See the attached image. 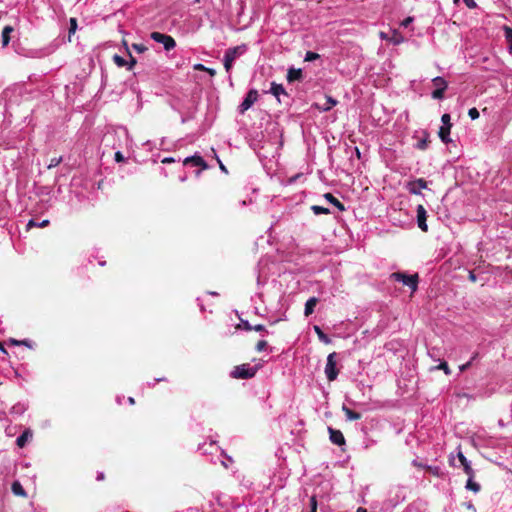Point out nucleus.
Wrapping results in <instances>:
<instances>
[{
    "mask_svg": "<svg viewBox=\"0 0 512 512\" xmlns=\"http://www.w3.org/2000/svg\"><path fill=\"white\" fill-rule=\"evenodd\" d=\"M390 279L407 286L412 294L418 289L419 276L417 273L408 275L404 272H394L390 275Z\"/></svg>",
    "mask_w": 512,
    "mask_h": 512,
    "instance_id": "obj_1",
    "label": "nucleus"
},
{
    "mask_svg": "<svg viewBox=\"0 0 512 512\" xmlns=\"http://www.w3.org/2000/svg\"><path fill=\"white\" fill-rule=\"evenodd\" d=\"M261 365H250L248 363L235 366L230 372V376L235 379H250L255 376Z\"/></svg>",
    "mask_w": 512,
    "mask_h": 512,
    "instance_id": "obj_2",
    "label": "nucleus"
},
{
    "mask_svg": "<svg viewBox=\"0 0 512 512\" xmlns=\"http://www.w3.org/2000/svg\"><path fill=\"white\" fill-rule=\"evenodd\" d=\"M150 38L153 41L162 44L165 51H170L176 47V41L170 35L154 31L150 34Z\"/></svg>",
    "mask_w": 512,
    "mask_h": 512,
    "instance_id": "obj_3",
    "label": "nucleus"
},
{
    "mask_svg": "<svg viewBox=\"0 0 512 512\" xmlns=\"http://www.w3.org/2000/svg\"><path fill=\"white\" fill-rule=\"evenodd\" d=\"M442 126L439 129L438 135L441 141L445 144L451 141L450 139V130L452 127L451 117L448 113H445L441 117Z\"/></svg>",
    "mask_w": 512,
    "mask_h": 512,
    "instance_id": "obj_4",
    "label": "nucleus"
},
{
    "mask_svg": "<svg viewBox=\"0 0 512 512\" xmlns=\"http://www.w3.org/2000/svg\"><path fill=\"white\" fill-rule=\"evenodd\" d=\"M336 352H332L327 357V362L325 366V375L329 381L336 380L338 376V369H337V363H336Z\"/></svg>",
    "mask_w": 512,
    "mask_h": 512,
    "instance_id": "obj_5",
    "label": "nucleus"
},
{
    "mask_svg": "<svg viewBox=\"0 0 512 512\" xmlns=\"http://www.w3.org/2000/svg\"><path fill=\"white\" fill-rule=\"evenodd\" d=\"M258 99V92L255 89H251L245 96L242 103L238 106L240 114H244Z\"/></svg>",
    "mask_w": 512,
    "mask_h": 512,
    "instance_id": "obj_6",
    "label": "nucleus"
},
{
    "mask_svg": "<svg viewBox=\"0 0 512 512\" xmlns=\"http://www.w3.org/2000/svg\"><path fill=\"white\" fill-rule=\"evenodd\" d=\"M198 451L202 455H207V454L212 455L214 453H219L217 458L224 456V451L220 449V447L217 445V443L215 441L204 442L203 444H200L198 446Z\"/></svg>",
    "mask_w": 512,
    "mask_h": 512,
    "instance_id": "obj_7",
    "label": "nucleus"
},
{
    "mask_svg": "<svg viewBox=\"0 0 512 512\" xmlns=\"http://www.w3.org/2000/svg\"><path fill=\"white\" fill-rule=\"evenodd\" d=\"M380 38L386 40L393 45H399L405 41L404 36L398 30H390L389 32H380Z\"/></svg>",
    "mask_w": 512,
    "mask_h": 512,
    "instance_id": "obj_8",
    "label": "nucleus"
},
{
    "mask_svg": "<svg viewBox=\"0 0 512 512\" xmlns=\"http://www.w3.org/2000/svg\"><path fill=\"white\" fill-rule=\"evenodd\" d=\"M184 165H191L195 167H200V169L196 172V176H199L202 170H205L208 168L207 163L205 160L198 154H195L190 157H186L183 161Z\"/></svg>",
    "mask_w": 512,
    "mask_h": 512,
    "instance_id": "obj_9",
    "label": "nucleus"
},
{
    "mask_svg": "<svg viewBox=\"0 0 512 512\" xmlns=\"http://www.w3.org/2000/svg\"><path fill=\"white\" fill-rule=\"evenodd\" d=\"M248 51V46L246 44H241L235 47H230L225 51L224 56L232 61H235L242 55H244Z\"/></svg>",
    "mask_w": 512,
    "mask_h": 512,
    "instance_id": "obj_10",
    "label": "nucleus"
},
{
    "mask_svg": "<svg viewBox=\"0 0 512 512\" xmlns=\"http://www.w3.org/2000/svg\"><path fill=\"white\" fill-rule=\"evenodd\" d=\"M115 137H117L119 141L124 140L125 145H128L131 142L128 131L124 127L116 129L113 133H107L104 137V140L109 141L110 138L114 139Z\"/></svg>",
    "mask_w": 512,
    "mask_h": 512,
    "instance_id": "obj_11",
    "label": "nucleus"
},
{
    "mask_svg": "<svg viewBox=\"0 0 512 512\" xmlns=\"http://www.w3.org/2000/svg\"><path fill=\"white\" fill-rule=\"evenodd\" d=\"M416 217H417V225L418 227L423 231V232H427L428 231V226H427V223H426V220H427V211L426 209L423 207V205H418L417 206V209H416Z\"/></svg>",
    "mask_w": 512,
    "mask_h": 512,
    "instance_id": "obj_12",
    "label": "nucleus"
},
{
    "mask_svg": "<svg viewBox=\"0 0 512 512\" xmlns=\"http://www.w3.org/2000/svg\"><path fill=\"white\" fill-rule=\"evenodd\" d=\"M57 46L50 44L46 47L40 48V49H34L29 51V56L33 58H44L46 56H49L56 50Z\"/></svg>",
    "mask_w": 512,
    "mask_h": 512,
    "instance_id": "obj_13",
    "label": "nucleus"
},
{
    "mask_svg": "<svg viewBox=\"0 0 512 512\" xmlns=\"http://www.w3.org/2000/svg\"><path fill=\"white\" fill-rule=\"evenodd\" d=\"M330 441L338 446H342L345 444V438L343 433L340 430L333 429L331 427L328 428Z\"/></svg>",
    "mask_w": 512,
    "mask_h": 512,
    "instance_id": "obj_14",
    "label": "nucleus"
},
{
    "mask_svg": "<svg viewBox=\"0 0 512 512\" xmlns=\"http://www.w3.org/2000/svg\"><path fill=\"white\" fill-rule=\"evenodd\" d=\"M457 458L458 461L460 462V465L463 467L465 474H467L470 477H474V470L471 467L470 461L464 456V454L461 451H458Z\"/></svg>",
    "mask_w": 512,
    "mask_h": 512,
    "instance_id": "obj_15",
    "label": "nucleus"
},
{
    "mask_svg": "<svg viewBox=\"0 0 512 512\" xmlns=\"http://www.w3.org/2000/svg\"><path fill=\"white\" fill-rule=\"evenodd\" d=\"M427 188V182L423 178L416 179L415 181L409 184V191L412 194L419 195L421 194L422 189Z\"/></svg>",
    "mask_w": 512,
    "mask_h": 512,
    "instance_id": "obj_16",
    "label": "nucleus"
},
{
    "mask_svg": "<svg viewBox=\"0 0 512 512\" xmlns=\"http://www.w3.org/2000/svg\"><path fill=\"white\" fill-rule=\"evenodd\" d=\"M33 432L30 428H26L21 435L16 439V444L19 448L25 447V445L32 439Z\"/></svg>",
    "mask_w": 512,
    "mask_h": 512,
    "instance_id": "obj_17",
    "label": "nucleus"
},
{
    "mask_svg": "<svg viewBox=\"0 0 512 512\" xmlns=\"http://www.w3.org/2000/svg\"><path fill=\"white\" fill-rule=\"evenodd\" d=\"M337 103H338V101L336 99H334L332 96L326 95L324 103H322V104L317 103L316 107L320 111L327 112V111L331 110L334 106H336Z\"/></svg>",
    "mask_w": 512,
    "mask_h": 512,
    "instance_id": "obj_18",
    "label": "nucleus"
},
{
    "mask_svg": "<svg viewBox=\"0 0 512 512\" xmlns=\"http://www.w3.org/2000/svg\"><path fill=\"white\" fill-rule=\"evenodd\" d=\"M28 409V404L25 402H18L10 408V414L13 416H21Z\"/></svg>",
    "mask_w": 512,
    "mask_h": 512,
    "instance_id": "obj_19",
    "label": "nucleus"
},
{
    "mask_svg": "<svg viewBox=\"0 0 512 512\" xmlns=\"http://www.w3.org/2000/svg\"><path fill=\"white\" fill-rule=\"evenodd\" d=\"M303 77L301 69L289 68L287 72V81L292 83L294 81H300Z\"/></svg>",
    "mask_w": 512,
    "mask_h": 512,
    "instance_id": "obj_20",
    "label": "nucleus"
},
{
    "mask_svg": "<svg viewBox=\"0 0 512 512\" xmlns=\"http://www.w3.org/2000/svg\"><path fill=\"white\" fill-rule=\"evenodd\" d=\"M268 92L271 93L273 96H275L279 101H280L281 95H287L283 85L277 84L275 82L271 83V87Z\"/></svg>",
    "mask_w": 512,
    "mask_h": 512,
    "instance_id": "obj_21",
    "label": "nucleus"
},
{
    "mask_svg": "<svg viewBox=\"0 0 512 512\" xmlns=\"http://www.w3.org/2000/svg\"><path fill=\"white\" fill-rule=\"evenodd\" d=\"M318 303V298L316 297H310L306 303L304 308V315L306 317L310 316L314 312V308Z\"/></svg>",
    "mask_w": 512,
    "mask_h": 512,
    "instance_id": "obj_22",
    "label": "nucleus"
},
{
    "mask_svg": "<svg viewBox=\"0 0 512 512\" xmlns=\"http://www.w3.org/2000/svg\"><path fill=\"white\" fill-rule=\"evenodd\" d=\"M324 198L335 206L339 211H345V206L332 193H325Z\"/></svg>",
    "mask_w": 512,
    "mask_h": 512,
    "instance_id": "obj_23",
    "label": "nucleus"
},
{
    "mask_svg": "<svg viewBox=\"0 0 512 512\" xmlns=\"http://www.w3.org/2000/svg\"><path fill=\"white\" fill-rule=\"evenodd\" d=\"M11 491L16 496H20V497H26L27 496V493H26L25 489L23 488L22 484L18 480H15L12 483Z\"/></svg>",
    "mask_w": 512,
    "mask_h": 512,
    "instance_id": "obj_24",
    "label": "nucleus"
},
{
    "mask_svg": "<svg viewBox=\"0 0 512 512\" xmlns=\"http://www.w3.org/2000/svg\"><path fill=\"white\" fill-rule=\"evenodd\" d=\"M14 31L13 27L12 26H5L2 30V34H1V42H2V46L3 47H6L9 42H10V34Z\"/></svg>",
    "mask_w": 512,
    "mask_h": 512,
    "instance_id": "obj_25",
    "label": "nucleus"
},
{
    "mask_svg": "<svg viewBox=\"0 0 512 512\" xmlns=\"http://www.w3.org/2000/svg\"><path fill=\"white\" fill-rule=\"evenodd\" d=\"M432 83L436 87V89L446 90L448 87L447 81L440 76L433 78Z\"/></svg>",
    "mask_w": 512,
    "mask_h": 512,
    "instance_id": "obj_26",
    "label": "nucleus"
},
{
    "mask_svg": "<svg viewBox=\"0 0 512 512\" xmlns=\"http://www.w3.org/2000/svg\"><path fill=\"white\" fill-rule=\"evenodd\" d=\"M313 329L322 343H331V339L322 331V329L319 326L315 325Z\"/></svg>",
    "mask_w": 512,
    "mask_h": 512,
    "instance_id": "obj_27",
    "label": "nucleus"
},
{
    "mask_svg": "<svg viewBox=\"0 0 512 512\" xmlns=\"http://www.w3.org/2000/svg\"><path fill=\"white\" fill-rule=\"evenodd\" d=\"M504 36L505 40L508 43L509 53L512 54V28L509 26H504Z\"/></svg>",
    "mask_w": 512,
    "mask_h": 512,
    "instance_id": "obj_28",
    "label": "nucleus"
},
{
    "mask_svg": "<svg viewBox=\"0 0 512 512\" xmlns=\"http://www.w3.org/2000/svg\"><path fill=\"white\" fill-rule=\"evenodd\" d=\"M343 411L345 413V416L348 420L350 421H353V420H358L361 418V414L358 413V412H355L349 408H347L346 406H343Z\"/></svg>",
    "mask_w": 512,
    "mask_h": 512,
    "instance_id": "obj_29",
    "label": "nucleus"
},
{
    "mask_svg": "<svg viewBox=\"0 0 512 512\" xmlns=\"http://www.w3.org/2000/svg\"><path fill=\"white\" fill-rule=\"evenodd\" d=\"M466 489L477 493L480 490V485L473 481V477L468 476V480L466 483Z\"/></svg>",
    "mask_w": 512,
    "mask_h": 512,
    "instance_id": "obj_30",
    "label": "nucleus"
},
{
    "mask_svg": "<svg viewBox=\"0 0 512 512\" xmlns=\"http://www.w3.org/2000/svg\"><path fill=\"white\" fill-rule=\"evenodd\" d=\"M48 224H49V220H47V219L42 220L41 222H37L36 220L31 219L27 223V229H30L32 227H46V226H48Z\"/></svg>",
    "mask_w": 512,
    "mask_h": 512,
    "instance_id": "obj_31",
    "label": "nucleus"
},
{
    "mask_svg": "<svg viewBox=\"0 0 512 512\" xmlns=\"http://www.w3.org/2000/svg\"><path fill=\"white\" fill-rule=\"evenodd\" d=\"M317 507H318V503H317L316 497L311 496L309 498L307 511H303V512H317Z\"/></svg>",
    "mask_w": 512,
    "mask_h": 512,
    "instance_id": "obj_32",
    "label": "nucleus"
},
{
    "mask_svg": "<svg viewBox=\"0 0 512 512\" xmlns=\"http://www.w3.org/2000/svg\"><path fill=\"white\" fill-rule=\"evenodd\" d=\"M311 210L313 211V213L315 215L329 214L330 213V210L328 208H325V207L319 206V205L311 206Z\"/></svg>",
    "mask_w": 512,
    "mask_h": 512,
    "instance_id": "obj_33",
    "label": "nucleus"
},
{
    "mask_svg": "<svg viewBox=\"0 0 512 512\" xmlns=\"http://www.w3.org/2000/svg\"><path fill=\"white\" fill-rule=\"evenodd\" d=\"M12 343L14 345H23V346H26L30 349H33L34 348V344L31 340L29 339H23V340H12Z\"/></svg>",
    "mask_w": 512,
    "mask_h": 512,
    "instance_id": "obj_34",
    "label": "nucleus"
},
{
    "mask_svg": "<svg viewBox=\"0 0 512 512\" xmlns=\"http://www.w3.org/2000/svg\"><path fill=\"white\" fill-rule=\"evenodd\" d=\"M63 161V157L60 156V157H53L50 159L49 161V164L47 166L48 169H52V168H55L56 166H58L61 162Z\"/></svg>",
    "mask_w": 512,
    "mask_h": 512,
    "instance_id": "obj_35",
    "label": "nucleus"
},
{
    "mask_svg": "<svg viewBox=\"0 0 512 512\" xmlns=\"http://www.w3.org/2000/svg\"><path fill=\"white\" fill-rule=\"evenodd\" d=\"M113 61L118 67H125L127 65V61L118 54L113 56Z\"/></svg>",
    "mask_w": 512,
    "mask_h": 512,
    "instance_id": "obj_36",
    "label": "nucleus"
},
{
    "mask_svg": "<svg viewBox=\"0 0 512 512\" xmlns=\"http://www.w3.org/2000/svg\"><path fill=\"white\" fill-rule=\"evenodd\" d=\"M320 58V55L316 52L308 51L305 54L304 61L311 62Z\"/></svg>",
    "mask_w": 512,
    "mask_h": 512,
    "instance_id": "obj_37",
    "label": "nucleus"
},
{
    "mask_svg": "<svg viewBox=\"0 0 512 512\" xmlns=\"http://www.w3.org/2000/svg\"><path fill=\"white\" fill-rule=\"evenodd\" d=\"M218 459L225 468H228L229 464L233 463V459L225 454L223 457H218Z\"/></svg>",
    "mask_w": 512,
    "mask_h": 512,
    "instance_id": "obj_38",
    "label": "nucleus"
},
{
    "mask_svg": "<svg viewBox=\"0 0 512 512\" xmlns=\"http://www.w3.org/2000/svg\"><path fill=\"white\" fill-rule=\"evenodd\" d=\"M233 63L234 61H232L231 59H228L224 56L223 58V64H224V68H225V71L227 73H230L231 70H232V67H233Z\"/></svg>",
    "mask_w": 512,
    "mask_h": 512,
    "instance_id": "obj_39",
    "label": "nucleus"
},
{
    "mask_svg": "<svg viewBox=\"0 0 512 512\" xmlns=\"http://www.w3.org/2000/svg\"><path fill=\"white\" fill-rule=\"evenodd\" d=\"M445 90L435 89L431 96L433 99L442 100L444 98Z\"/></svg>",
    "mask_w": 512,
    "mask_h": 512,
    "instance_id": "obj_40",
    "label": "nucleus"
},
{
    "mask_svg": "<svg viewBox=\"0 0 512 512\" xmlns=\"http://www.w3.org/2000/svg\"><path fill=\"white\" fill-rule=\"evenodd\" d=\"M427 147H428L427 137L420 139L416 144V148L420 149V150H425Z\"/></svg>",
    "mask_w": 512,
    "mask_h": 512,
    "instance_id": "obj_41",
    "label": "nucleus"
},
{
    "mask_svg": "<svg viewBox=\"0 0 512 512\" xmlns=\"http://www.w3.org/2000/svg\"><path fill=\"white\" fill-rule=\"evenodd\" d=\"M468 115L471 118V120H476L479 118L480 114H479V111L477 110V108L473 107L468 110Z\"/></svg>",
    "mask_w": 512,
    "mask_h": 512,
    "instance_id": "obj_42",
    "label": "nucleus"
},
{
    "mask_svg": "<svg viewBox=\"0 0 512 512\" xmlns=\"http://www.w3.org/2000/svg\"><path fill=\"white\" fill-rule=\"evenodd\" d=\"M437 369L443 370L446 375H450L451 371L447 364V362L443 361L438 366Z\"/></svg>",
    "mask_w": 512,
    "mask_h": 512,
    "instance_id": "obj_43",
    "label": "nucleus"
},
{
    "mask_svg": "<svg viewBox=\"0 0 512 512\" xmlns=\"http://www.w3.org/2000/svg\"><path fill=\"white\" fill-rule=\"evenodd\" d=\"M132 48L138 53H143L147 50V47L144 44H133Z\"/></svg>",
    "mask_w": 512,
    "mask_h": 512,
    "instance_id": "obj_44",
    "label": "nucleus"
},
{
    "mask_svg": "<svg viewBox=\"0 0 512 512\" xmlns=\"http://www.w3.org/2000/svg\"><path fill=\"white\" fill-rule=\"evenodd\" d=\"M268 343L265 340H260L256 345V350L261 352L266 349Z\"/></svg>",
    "mask_w": 512,
    "mask_h": 512,
    "instance_id": "obj_45",
    "label": "nucleus"
},
{
    "mask_svg": "<svg viewBox=\"0 0 512 512\" xmlns=\"http://www.w3.org/2000/svg\"><path fill=\"white\" fill-rule=\"evenodd\" d=\"M414 21L413 17H407L405 18L401 23L400 26L403 28L409 27V25Z\"/></svg>",
    "mask_w": 512,
    "mask_h": 512,
    "instance_id": "obj_46",
    "label": "nucleus"
},
{
    "mask_svg": "<svg viewBox=\"0 0 512 512\" xmlns=\"http://www.w3.org/2000/svg\"><path fill=\"white\" fill-rule=\"evenodd\" d=\"M114 159L116 162L120 163V162H124L125 161V157L124 155L122 154L121 151L117 150L115 152V156H114Z\"/></svg>",
    "mask_w": 512,
    "mask_h": 512,
    "instance_id": "obj_47",
    "label": "nucleus"
},
{
    "mask_svg": "<svg viewBox=\"0 0 512 512\" xmlns=\"http://www.w3.org/2000/svg\"><path fill=\"white\" fill-rule=\"evenodd\" d=\"M136 64V60L130 55V61H127V70L131 71Z\"/></svg>",
    "mask_w": 512,
    "mask_h": 512,
    "instance_id": "obj_48",
    "label": "nucleus"
},
{
    "mask_svg": "<svg viewBox=\"0 0 512 512\" xmlns=\"http://www.w3.org/2000/svg\"><path fill=\"white\" fill-rule=\"evenodd\" d=\"M193 69L196 71H205L208 70V67L204 66L201 63L194 64Z\"/></svg>",
    "mask_w": 512,
    "mask_h": 512,
    "instance_id": "obj_49",
    "label": "nucleus"
},
{
    "mask_svg": "<svg viewBox=\"0 0 512 512\" xmlns=\"http://www.w3.org/2000/svg\"><path fill=\"white\" fill-rule=\"evenodd\" d=\"M463 2L466 4L468 8L472 9L476 7V3L474 0H463Z\"/></svg>",
    "mask_w": 512,
    "mask_h": 512,
    "instance_id": "obj_50",
    "label": "nucleus"
},
{
    "mask_svg": "<svg viewBox=\"0 0 512 512\" xmlns=\"http://www.w3.org/2000/svg\"><path fill=\"white\" fill-rule=\"evenodd\" d=\"M252 330H255V331H258V332H262V331L266 332L265 327L263 325H261V324H257L254 327H252Z\"/></svg>",
    "mask_w": 512,
    "mask_h": 512,
    "instance_id": "obj_51",
    "label": "nucleus"
},
{
    "mask_svg": "<svg viewBox=\"0 0 512 512\" xmlns=\"http://www.w3.org/2000/svg\"><path fill=\"white\" fill-rule=\"evenodd\" d=\"M472 365V361H468L467 363L460 366L461 371L467 370Z\"/></svg>",
    "mask_w": 512,
    "mask_h": 512,
    "instance_id": "obj_52",
    "label": "nucleus"
},
{
    "mask_svg": "<svg viewBox=\"0 0 512 512\" xmlns=\"http://www.w3.org/2000/svg\"><path fill=\"white\" fill-rule=\"evenodd\" d=\"M469 280L472 282H476V280H477V276L472 271L469 272Z\"/></svg>",
    "mask_w": 512,
    "mask_h": 512,
    "instance_id": "obj_53",
    "label": "nucleus"
},
{
    "mask_svg": "<svg viewBox=\"0 0 512 512\" xmlns=\"http://www.w3.org/2000/svg\"><path fill=\"white\" fill-rule=\"evenodd\" d=\"M242 325L244 326V328H245L246 330H252V326L249 324V322H248V321H243V320H242Z\"/></svg>",
    "mask_w": 512,
    "mask_h": 512,
    "instance_id": "obj_54",
    "label": "nucleus"
},
{
    "mask_svg": "<svg viewBox=\"0 0 512 512\" xmlns=\"http://www.w3.org/2000/svg\"><path fill=\"white\" fill-rule=\"evenodd\" d=\"M174 161H175V160H174V158H172V157H166V158H164V159L162 160V163L166 164V163H172V162H174Z\"/></svg>",
    "mask_w": 512,
    "mask_h": 512,
    "instance_id": "obj_55",
    "label": "nucleus"
},
{
    "mask_svg": "<svg viewBox=\"0 0 512 512\" xmlns=\"http://www.w3.org/2000/svg\"><path fill=\"white\" fill-rule=\"evenodd\" d=\"M479 358V353L478 352H475L473 353L471 359L469 361H472V363Z\"/></svg>",
    "mask_w": 512,
    "mask_h": 512,
    "instance_id": "obj_56",
    "label": "nucleus"
},
{
    "mask_svg": "<svg viewBox=\"0 0 512 512\" xmlns=\"http://www.w3.org/2000/svg\"><path fill=\"white\" fill-rule=\"evenodd\" d=\"M205 72L209 73L210 76H214L216 74V71L212 68H208V70H205Z\"/></svg>",
    "mask_w": 512,
    "mask_h": 512,
    "instance_id": "obj_57",
    "label": "nucleus"
},
{
    "mask_svg": "<svg viewBox=\"0 0 512 512\" xmlns=\"http://www.w3.org/2000/svg\"><path fill=\"white\" fill-rule=\"evenodd\" d=\"M70 22H71V30H73L74 27H76V19L71 18Z\"/></svg>",
    "mask_w": 512,
    "mask_h": 512,
    "instance_id": "obj_58",
    "label": "nucleus"
},
{
    "mask_svg": "<svg viewBox=\"0 0 512 512\" xmlns=\"http://www.w3.org/2000/svg\"><path fill=\"white\" fill-rule=\"evenodd\" d=\"M121 147H122V144H121V143H119L118 145H116L115 143H113V145H112V148H113V149H119V148H121Z\"/></svg>",
    "mask_w": 512,
    "mask_h": 512,
    "instance_id": "obj_59",
    "label": "nucleus"
},
{
    "mask_svg": "<svg viewBox=\"0 0 512 512\" xmlns=\"http://www.w3.org/2000/svg\"><path fill=\"white\" fill-rule=\"evenodd\" d=\"M104 478V474L102 472L98 473L97 480H102Z\"/></svg>",
    "mask_w": 512,
    "mask_h": 512,
    "instance_id": "obj_60",
    "label": "nucleus"
},
{
    "mask_svg": "<svg viewBox=\"0 0 512 512\" xmlns=\"http://www.w3.org/2000/svg\"><path fill=\"white\" fill-rule=\"evenodd\" d=\"M218 162H219V164H220V168H221V170H222V171H224V172H227V170H226L225 166L221 163V161H220V160H218Z\"/></svg>",
    "mask_w": 512,
    "mask_h": 512,
    "instance_id": "obj_61",
    "label": "nucleus"
},
{
    "mask_svg": "<svg viewBox=\"0 0 512 512\" xmlns=\"http://www.w3.org/2000/svg\"><path fill=\"white\" fill-rule=\"evenodd\" d=\"M165 380H166L165 378H155L154 383H158V382L165 381Z\"/></svg>",
    "mask_w": 512,
    "mask_h": 512,
    "instance_id": "obj_62",
    "label": "nucleus"
},
{
    "mask_svg": "<svg viewBox=\"0 0 512 512\" xmlns=\"http://www.w3.org/2000/svg\"><path fill=\"white\" fill-rule=\"evenodd\" d=\"M128 402H129V404L133 405L135 403L134 398L133 397H129L128 398Z\"/></svg>",
    "mask_w": 512,
    "mask_h": 512,
    "instance_id": "obj_63",
    "label": "nucleus"
},
{
    "mask_svg": "<svg viewBox=\"0 0 512 512\" xmlns=\"http://www.w3.org/2000/svg\"><path fill=\"white\" fill-rule=\"evenodd\" d=\"M357 512H367V510L365 508L359 507L357 509Z\"/></svg>",
    "mask_w": 512,
    "mask_h": 512,
    "instance_id": "obj_64",
    "label": "nucleus"
}]
</instances>
